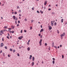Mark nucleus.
Segmentation results:
<instances>
[{
	"instance_id": "bf43d9fd",
	"label": "nucleus",
	"mask_w": 67,
	"mask_h": 67,
	"mask_svg": "<svg viewBox=\"0 0 67 67\" xmlns=\"http://www.w3.org/2000/svg\"><path fill=\"white\" fill-rule=\"evenodd\" d=\"M30 42V40H29L28 42V43H29V42Z\"/></svg>"
},
{
	"instance_id": "13d9d810",
	"label": "nucleus",
	"mask_w": 67,
	"mask_h": 67,
	"mask_svg": "<svg viewBox=\"0 0 67 67\" xmlns=\"http://www.w3.org/2000/svg\"><path fill=\"white\" fill-rule=\"evenodd\" d=\"M52 23H54V22H55V21H52Z\"/></svg>"
},
{
	"instance_id": "052dcab7",
	"label": "nucleus",
	"mask_w": 67,
	"mask_h": 67,
	"mask_svg": "<svg viewBox=\"0 0 67 67\" xmlns=\"http://www.w3.org/2000/svg\"><path fill=\"white\" fill-rule=\"evenodd\" d=\"M8 36H10V35L9 34H8Z\"/></svg>"
},
{
	"instance_id": "f704fd0d",
	"label": "nucleus",
	"mask_w": 67,
	"mask_h": 67,
	"mask_svg": "<svg viewBox=\"0 0 67 67\" xmlns=\"http://www.w3.org/2000/svg\"><path fill=\"white\" fill-rule=\"evenodd\" d=\"M34 7H33L32 8V10H34Z\"/></svg>"
},
{
	"instance_id": "37998d69",
	"label": "nucleus",
	"mask_w": 67,
	"mask_h": 67,
	"mask_svg": "<svg viewBox=\"0 0 67 67\" xmlns=\"http://www.w3.org/2000/svg\"><path fill=\"white\" fill-rule=\"evenodd\" d=\"M38 36H41V34H38Z\"/></svg>"
},
{
	"instance_id": "680f3d73",
	"label": "nucleus",
	"mask_w": 67,
	"mask_h": 67,
	"mask_svg": "<svg viewBox=\"0 0 67 67\" xmlns=\"http://www.w3.org/2000/svg\"><path fill=\"white\" fill-rule=\"evenodd\" d=\"M8 56L9 57H10V55H9V54H8Z\"/></svg>"
},
{
	"instance_id": "b1692460",
	"label": "nucleus",
	"mask_w": 67,
	"mask_h": 67,
	"mask_svg": "<svg viewBox=\"0 0 67 67\" xmlns=\"http://www.w3.org/2000/svg\"><path fill=\"white\" fill-rule=\"evenodd\" d=\"M4 29H7V26H5L4 27Z\"/></svg>"
},
{
	"instance_id": "bb28decb",
	"label": "nucleus",
	"mask_w": 67,
	"mask_h": 67,
	"mask_svg": "<svg viewBox=\"0 0 67 67\" xmlns=\"http://www.w3.org/2000/svg\"><path fill=\"white\" fill-rule=\"evenodd\" d=\"M20 9V7H19V6H17V9Z\"/></svg>"
},
{
	"instance_id": "603ef678",
	"label": "nucleus",
	"mask_w": 67,
	"mask_h": 67,
	"mask_svg": "<svg viewBox=\"0 0 67 67\" xmlns=\"http://www.w3.org/2000/svg\"><path fill=\"white\" fill-rule=\"evenodd\" d=\"M27 45H29V42H27Z\"/></svg>"
},
{
	"instance_id": "aec40b11",
	"label": "nucleus",
	"mask_w": 67,
	"mask_h": 67,
	"mask_svg": "<svg viewBox=\"0 0 67 67\" xmlns=\"http://www.w3.org/2000/svg\"><path fill=\"white\" fill-rule=\"evenodd\" d=\"M1 46H3V43H1Z\"/></svg>"
},
{
	"instance_id": "58836bf2",
	"label": "nucleus",
	"mask_w": 67,
	"mask_h": 67,
	"mask_svg": "<svg viewBox=\"0 0 67 67\" xmlns=\"http://www.w3.org/2000/svg\"><path fill=\"white\" fill-rule=\"evenodd\" d=\"M24 32L25 33H26V30H24Z\"/></svg>"
},
{
	"instance_id": "ea45409f",
	"label": "nucleus",
	"mask_w": 67,
	"mask_h": 67,
	"mask_svg": "<svg viewBox=\"0 0 67 67\" xmlns=\"http://www.w3.org/2000/svg\"><path fill=\"white\" fill-rule=\"evenodd\" d=\"M17 26H19V24H17V25H16Z\"/></svg>"
},
{
	"instance_id": "6e6d98bb",
	"label": "nucleus",
	"mask_w": 67,
	"mask_h": 67,
	"mask_svg": "<svg viewBox=\"0 0 67 67\" xmlns=\"http://www.w3.org/2000/svg\"><path fill=\"white\" fill-rule=\"evenodd\" d=\"M4 39L3 38H2V41H4Z\"/></svg>"
},
{
	"instance_id": "338daca9",
	"label": "nucleus",
	"mask_w": 67,
	"mask_h": 67,
	"mask_svg": "<svg viewBox=\"0 0 67 67\" xmlns=\"http://www.w3.org/2000/svg\"><path fill=\"white\" fill-rule=\"evenodd\" d=\"M21 38H23V36H21Z\"/></svg>"
},
{
	"instance_id": "2eb2a0df",
	"label": "nucleus",
	"mask_w": 67,
	"mask_h": 67,
	"mask_svg": "<svg viewBox=\"0 0 67 67\" xmlns=\"http://www.w3.org/2000/svg\"><path fill=\"white\" fill-rule=\"evenodd\" d=\"M1 33H2V34H3V30H1L0 31Z\"/></svg>"
},
{
	"instance_id": "a19ab883",
	"label": "nucleus",
	"mask_w": 67,
	"mask_h": 67,
	"mask_svg": "<svg viewBox=\"0 0 67 67\" xmlns=\"http://www.w3.org/2000/svg\"><path fill=\"white\" fill-rule=\"evenodd\" d=\"M62 47V44L60 45V47Z\"/></svg>"
},
{
	"instance_id": "4c0bfd02",
	"label": "nucleus",
	"mask_w": 67,
	"mask_h": 67,
	"mask_svg": "<svg viewBox=\"0 0 67 67\" xmlns=\"http://www.w3.org/2000/svg\"><path fill=\"white\" fill-rule=\"evenodd\" d=\"M45 46H47V43H45Z\"/></svg>"
},
{
	"instance_id": "4be33fe9",
	"label": "nucleus",
	"mask_w": 67,
	"mask_h": 67,
	"mask_svg": "<svg viewBox=\"0 0 67 67\" xmlns=\"http://www.w3.org/2000/svg\"><path fill=\"white\" fill-rule=\"evenodd\" d=\"M40 12H41V13H42V14H43V12L41 10H40Z\"/></svg>"
},
{
	"instance_id": "e433bc0d",
	"label": "nucleus",
	"mask_w": 67,
	"mask_h": 67,
	"mask_svg": "<svg viewBox=\"0 0 67 67\" xmlns=\"http://www.w3.org/2000/svg\"><path fill=\"white\" fill-rule=\"evenodd\" d=\"M32 27H30V30H32Z\"/></svg>"
},
{
	"instance_id": "a211bd4d",
	"label": "nucleus",
	"mask_w": 67,
	"mask_h": 67,
	"mask_svg": "<svg viewBox=\"0 0 67 67\" xmlns=\"http://www.w3.org/2000/svg\"><path fill=\"white\" fill-rule=\"evenodd\" d=\"M55 63V61L54 60H53L52 61V64H54Z\"/></svg>"
},
{
	"instance_id": "6e6552de",
	"label": "nucleus",
	"mask_w": 67,
	"mask_h": 67,
	"mask_svg": "<svg viewBox=\"0 0 67 67\" xmlns=\"http://www.w3.org/2000/svg\"><path fill=\"white\" fill-rule=\"evenodd\" d=\"M32 55H30V57L29 58L30 59H32Z\"/></svg>"
},
{
	"instance_id": "2f4dec72",
	"label": "nucleus",
	"mask_w": 67,
	"mask_h": 67,
	"mask_svg": "<svg viewBox=\"0 0 67 67\" xmlns=\"http://www.w3.org/2000/svg\"><path fill=\"white\" fill-rule=\"evenodd\" d=\"M37 13H40V12H39V11L37 10Z\"/></svg>"
},
{
	"instance_id": "0e129e2a",
	"label": "nucleus",
	"mask_w": 67,
	"mask_h": 67,
	"mask_svg": "<svg viewBox=\"0 0 67 67\" xmlns=\"http://www.w3.org/2000/svg\"><path fill=\"white\" fill-rule=\"evenodd\" d=\"M21 15H21L20 14H19V16H21Z\"/></svg>"
},
{
	"instance_id": "864d4df0",
	"label": "nucleus",
	"mask_w": 67,
	"mask_h": 67,
	"mask_svg": "<svg viewBox=\"0 0 67 67\" xmlns=\"http://www.w3.org/2000/svg\"><path fill=\"white\" fill-rule=\"evenodd\" d=\"M25 21H27V19H25Z\"/></svg>"
},
{
	"instance_id": "6ab92c4d",
	"label": "nucleus",
	"mask_w": 67,
	"mask_h": 67,
	"mask_svg": "<svg viewBox=\"0 0 67 67\" xmlns=\"http://www.w3.org/2000/svg\"><path fill=\"white\" fill-rule=\"evenodd\" d=\"M61 21L62 23H63V21H64V19H61Z\"/></svg>"
},
{
	"instance_id": "cd10ccee",
	"label": "nucleus",
	"mask_w": 67,
	"mask_h": 67,
	"mask_svg": "<svg viewBox=\"0 0 67 67\" xmlns=\"http://www.w3.org/2000/svg\"><path fill=\"white\" fill-rule=\"evenodd\" d=\"M52 59L53 60H55V58H53Z\"/></svg>"
},
{
	"instance_id": "7ed1b4c3",
	"label": "nucleus",
	"mask_w": 67,
	"mask_h": 67,
	"mask_svg": "<svg viewBox=\"0 0 67 67\" xmlns=\"http://www.w3.org/2000/svg\"><path fill=\"white\" fill-rule=\"evenodd\" d=\"M53 22V21H51V26H53L54 25V23Z\"/></svg>"
},
{
	"instance_id": "72a5a7b5",
	"label": "nucleus",
	"mask_w": 67,
	"mask_h": 67,
	"mask_svg": "<svg viewBox=\"0 0 67 67\" xmlns=\"http://www.w3.org/2000/svg\"><path fill=\"white\" fill-rule=\"evenodd\" d=\"M7 38H8V39H9V37H8V36H7Z\"/></svg>"
},
{
	"instance_id": "774afa93",
	"label": "nucleus",
	"mask_w": 67,
	"mask_h": 67,
	"mask_svg": "<svg viewBox=\"0 0 67 67\" xmlns=\"http://www.w3.org/2000/svg\"><path fill=\"white\" fill-rule=\"evenodd\" d=\"M22 3V2H19V3Z\"/></svg>"
},
{
	"instance_id": "3c124183",
	"label": "nucleus",
	"mask_w": 67,
	"mask_h": 67,
	"mask_svg": "<svg viewBox=\"0 0 67 67\" xmlns=\"http://www.w3.org/2000/svg\"><path fill=\"white\" fill-rule=\"evenodd\" d=\"M8 30H11V28H9L8 29Z\"/></svg>"
},
{
	"instance_id": "c9c22d12",
	"label": "nucleus",
	"mask_w": 67,
	"mask_h": 67,
	"mask_svg": "<svg viewBox=\"0 0 67 67\" xmlns=\"http://www.w3.org/2000/svg\"><path fill=\"white\" fill-rule=\"evenodd\" d=\"M18 23H20V21H18Z\"/></svg>"
},
{
	"instance_id": "69168bd1",
	"label": "nucleus",
	"mask_w": 67,
	"mask_h": 67,
	"mask_svg": "<svg viewBox=\"0 0 67 67\" xmlns=\"http://www.w3.org/2000/svg\"><path fill=\"white\" fill-rule=\"evenodd\" d=\"M41 28H42V25H41Z\"/></svg>"
},
{
	"instance_id": "49530a36",
	"label": "nucleus",
	"mask_w": 67,
	"mask_h": 67,
	"mask_svg": "<svg viewBox=\"0 0 67 67\" xmlns=\"http://www.w3.org/2000/svg\"><path fill=\"white\" fill-rule=\"evenodd\" d=\"M2 51L1 50V51H0V53H2Z\"/></svg>"
},
{
	"instance_id": "4468645a",
	"label": "nucleus",
	"mask_w": 67,
	"mask_h": 67,
	"mask_svg": "<svg viewBox=\"0 0 67 67\" xmlns=\"http://www.w3.org/2000/svg\"><path fill=\"white\" fill-rule=\"evenodd\" d=\"M34 62H32V64H31V65L32 66H34Z\"/></svg>"
},
{
	"instance_id": "9b49d317",
	"label": "nucleus",
	"mask_w": 67,
	"mask_h": 67,
	"mask_svg": "<svg viewBox=\"0 0 67 67\" xmlns=\"http://www.w3.org/2000/svg\"><path fill=\"white\" fill-rule=\"evenodd\" d=\"M42 40L41 39L40 41L39 42V43H42Z\"/></svg>"
},
{
	"instance_id": "4d7b16f0",
	"label": "nucleus",
	"mask_w": 67,
	"mask_h": 67,
	"mask_svg": "<svg viewBox=\"0 0 67 67\" xmlns=\"http://www.w3.org/2000/svg\"><path fill=\"white\" fill-rule=\"evenodd\" d=\"M21 33H22V30H21V32H20Z\"/></svg>"
},
{
	"instance_id": "f257e3e1",
	"label": "nucleus",
	"mask_w": 67,
	"mask_h": 67,
	"mask_svg": "<svg viewBox=\"0 0 67 67\" xmlns=\"http://www.w3.org/2000/svg\"><path fill=\"white\" fill-rule=\"evenodd\" d=\"M13 19L15 20V21H16V20H18V18H17V17H16L15 16H13Z\"/></svg>"
},
{
	"instance_id": "f8f14e48",
	"label": "nucleus",
	"mask_w": 67,
	"mask_h": 67,
	"mask_svg": "<svg viewBox=\"0 0 67 67\" xmlns=\"http://www.w3.org/2000/svg\"><path fill=\"white\" fill-rule=\"evenodd\" d=\"M10 33H14V31H10Z\"/></svg>"
},
{
	"instance_id": "423d86ee",
	"label": "nucleus",
	"mask_w": 67,
	"mask_h": 67,
	"mask_svg": "<svg viewBox=\"0 0 67 67\" xmlns=\"http://www.w3.org/2000/svg\"><path fill=\"white\" fill-rule=\"evenodd\" d=\"M49 29L50 30H52V27H51V26H49Z\"/></svg>"
},
{
	"instance_id": "c756f323",
	"label": "nucleus",
	"mask_w": 67,
	"mask_h": 67,
	"mask_svg": "<svg viewBox=\"0 0 67 67\" xmlns=\"http://www.w3.org/2000/svg\"><path fill=\"white\" fill-rule=\"evenodd\" d=\"M5 47V49H7V47L5 46V47Z\"/></svg>"
},
{
	"instance_id": "79ce46f5",
	"label": "nucleus",
	"mask_w": 67,
	"mask_h": 67,
	"mask_svg": "<svg viewBox=\"0 0 67 67\" xmlns=\"http://www.w3.org/2000/svg\"><path fill=\"white\" fill-rule=\"evenodd\" d=\"M3 31H7V30H3Z\"/></svg>"
},
{
	"instance_id": "de8ad7c7",
	"label": "nucleus",
	"mask_w": 67,
	"mask_h": 67,
	"mask_svg": "<svg viewBox=\"0 0 67 67\" xmlns=\"http://www.w3.org/2000/svg\"><path fill=\"white\" fill-rule=\"evenodd\" d=\"M54 47H55V48H57V47L56 46H54Z\"/></svg>"
},
{
	"instance_id": "9d476101",
	"label": "nucleus",
	"mask_w": 67,
	"mask_h": 67,
	"mask_svg": "<svg viewBox=\"0 0 67 67\" xmlns=\"http://www.w3.org/2000/svg\"><path fill=\"white\" fill-rule=\"evenodd\" d=\"M35 58H34V57H32V61H34V59Z\"/></svg>"
},
{
	"instance_id": "a878e982",
	"label": "nucleus",
	"mask_w": 67,
	"mask_h": 67,
	"mask_svg": "<svg viewBox=\"0 0 67 67\" xmlns=\"http://www.w3.org/2000/svg\"><path fill=\"white\" fill-rule=\"evenodd\" d=\"M14 13L15 14H17V12H15Z\"/></svg>"
},
{
	"instance_id": "dca6fc26",
	"label": "nucleus",
	"mask_w": 67,
	"mask_h": 67,
	"mask_svg": "<svg viewBox=\"0 0 67 67\" xmlns=\"http://www.w3.org/2000/svg\"><path fill=\"white\" fill-rule=\"evenodd\" d=\"M18 39H19V40H21V36H20L19 37H18Z\"/></svg>"
},
{
	"instance_id": "f3484780",
	"label": "nucleus",
	"mask_w": 67,
	"mask_h": 67,
	"mask_svg": "<svg viewBox=\"0 0 67 67\" xmlns=\"http://www.w3.org/2000/svg\"><path fill=\"white\" fill-rule=\"evenodd\" d=\"M9 50H10V51L11 52H12V51H13V50L12 49V48H10L9 49Z\"/></svg>"
},
{
	"instance_id": "39448f33",
	"label": "nucleus",
	"mask_w": 67,
	"mask_h": 67,
	"mask_svg": "<svg viewBox=\"0 0 67 67\" xmlns=\"http://www.w3.org/2000/svg\"><path fill=\"white\" fill-rule=\"evenodd\" d=\"M43 31H44V29H42L40 30V32H43Z\"/></svg>"
},
{
	"instance_id": "393cba45",
	"label": "nucleus",
	"mask_w": 67,
	"mask_h": 67,
	"mask_svg": "<svg viewBox=\"0 0 67 67\" xmlns=\"http://www.w3.org/2000/svg\"><path fill=\"white\" fill-rule=\"evenodd\" d=\"M55 14V13H54V12H52V14Z\"/></svg>"
},
{
	"instance_id": "e2e57ef3",
	"label": "nucleus",
	"mask_w": 67,
	"mask_h": 67,
	"mask_svg": "<svg viewBox=\"0 0 67 67\" xmlns=\"http://www.w3.org/2000/svg\"><path fill=\"white\" fill-rule=\"evenodd\" d=\"M1 19L2 20L3 19V17H1Z\"/></svg>"
},
{
	"instance_id": "5701e85b",
	"label": "nucleus",
	"mask_w": 67,
	"mask_h": 67,
	"mask_svg": "<svg viewBox=\"0 0 67 67\" xmlns=\"http://www.w3.org/2000/svg\"><path fill=\"white\" fill-rule=\"evenodd\" d=\"M15 52V49L13 50V53H14Z\"/></svg>"
},
{
	"instance_id": "8fccbe9b",
	"label": "nucleus",
	"mask_w": 67,
	"mask_h": 67,
	"mask_svg": "<svg viewBox=\"0 0 67 67\" xmlns=\"http://www.w3.org/2000/svg\"><path fill=\"white\" fill-rule=\"evenodd\" d=\"M51 10V8H49L48 9V11H49Z\"/></svg>"
},
{
	"instance_id": "473e14b6",
	"label": "nucleus",
	"mask_w": 67,
	"mask_h": 67,
	"mask_svg": "<svg viewBox=\"0 0 67 67\" xmlns=\"http://www.w3.org/2000/svg\"><path fill=\"white\" fill-rule=\"evenodd\" d=\"M19 12H21V10H19Z\"/></svg>"
},
{
	"instance_id": "c03bdc74",
	"label": "nucleus",
	"mask_w": 67,
	"mask_h": 67,
	"mask_svg": "<svg viewBox=\"0 0 67 67\" xmlns=\"http://www.w3.org/2000/svg\"><path fill=\"white\" fill-rule=\"evenodd\" d=\"M42 35H41L40 37V38H42Z\"/></svg>"
},
{
	"instance_id": "0eeeda50",
	"label": "nucleus",
	"mask_w": 67,
	"mask_h": 67,
	"mask_svg": "<svg viewBox=\"0 0 67 67\" xmlns=\"http://www.w3.org/2000/svg\"><path fill=\"white\" fill-rule=\"evenodd\" d=\"M52 45L53 47H54V42H53L52 43Z\"/></svg>"
},
{
	"instance_id": "20e7f679",
	"label": "nucleus",
	"mask_w": 67,
	"mask_h": 67,
	"mask_svg": "<svg viewBox=\"0 0 67 67\" xmlns=\"http://www.w3.org/2000/svg\"><path fill=\"white\" fill-rule=\"evenodd\" d=\"M14 27H15L14 26H13L12 25L11 26V27L12 28V29H14Z\"/></svg>"
},
{
	"instance_id": "a18cd8bd",
	"label": "nucleus",
	"mask_w": 67,
	"mask_h": 67,
	"mask_svg": "<svg viewBox=\"0 0 67 67\" xmlns=\"http://www.w3.org/2000/svg\"><path fill=\"white\" fill-rule=\"evenodd\" d=\"M57 32H58V33H59V31H58V30L57 31Z\"/></svg>"
},
{
	"instance_id": "412c9836",
	"label": "nucleus",
	"mask_w": 67,
	"mask_h": 67,
	"mask_svg": "<svg viewBox=\"0 0 67 67\" xmlns=\"http://www.w3.org/2000/svg\"><path fill=\"white\" fill-rule=\"evenodd\" d=\"M54 25L56 26V22H55L54 24Z\"/></svg>"
},
{
	"instance_id": "ddd939ff",
	"label": "nucleus",
	"mask_w": 67,
	"mask_h": 67,
	"mask_svg": "<svg viewBox=\"0 0 67 67\" xmlns=\"http://www.w3.org/2000/svg\"><path fill=\"white\" fill-rule=\"evenodd\" d=\"M27 49L28 50V51H30V48L29 47H28V48Z\"/></svg>"
},
{
	"instance_id": "09e8293b",
	"label": "nucleus",
	"mask_w": 67,
	"mask_h": 67,
	"mask_svg": "<svg viewBox=\"0 0 67 67\" xmlns=\"http://www.w3.org/2000/svg\"><path fill=\"white\" fill-rule=\"evenodd\" d=\"M31 23H33V20H31Z\"/></svg>"
},
{
	"instance_id": "5fc2aeb1",
	"label": "nucleus",
	"mask_w": 67,
	"mask_h": 67,
	"mask_svg": "<svg viewBox=\"0 0 67 67\" xmlns=\"http://www.w3.org/2000/svg\"><path fill=\"white\" fill-rule=\"evenodd\" d=\"M15 23H16V24H17V22L16 21H15Z\"/></svg>"
},
{
	"instance_id": "f03ea898",
	"label": "nucleus",
	"mask_w": 67,
	"mask_h": 67,
	"mask_svg": "<svg viewBox=\"0 0 67 67\" xmlns=\"http://www.w3.org/2000/svg\"><path fill=\"white\" fill-rule=\"evenodd\" d=\"M65 35V33L64 32L63 34H62L60 36L61 37H63V36H64Z\"/></svg>"
},
{
	"instance_id": "7c9ffc66",
	"label": "nucleus",
	"mask_w": 67,
	"mask_h": 67,
	"mask_svg": "<svg viewBox=\"0 0 67 67\" xmlns=\"http://www.w3.org/2000/svg\"><path fill=\"white\" fill-rule=\"evenodd\" d=\"M17 55L18 56H20V55L19 54L17 53Z\"/></svg>"
},
{
	"instance_id": "c85d7f7f",
	"label": "nucleus",
	"mask_w": 67,
	"mask_h": 67,
	"mask_svg": "<svg viewBox=\"0 0 67 67\" xmlns=\"http://www.w3.org/2000/svg\"><path fill=\"white\" fill-rule=\"evenodd\" d=\"M62 58H64V55H62Z\"/></svg>"
},
{
	"instance_id": "1a4fd4ad",
	"label": "nucleus",
	"mask_w": 67,
	"mask_h": 67,
	"mask_svg": "<svg viewBox=\"0 0 67 67\" xmlns=\"http://www.w3.org/2000/svg\"><path fill=\"white\" fill-rule=\"evenodd\" d=\"M46 4H47V1H46L44 2V5H45Z\"/></svg>"
}]
</instances>
